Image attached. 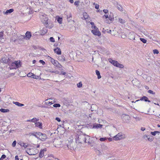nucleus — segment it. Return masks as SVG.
Segmentation results:
<instances>
[{"label":"nucleus","mask_w":160,"mask_h":160,"mask_svg":"<svg viewBox=\"0 0 160 160\" xmlns=\"http://www.w3.org/2000/svg\"><path fill=\"white\" fill-rule=\"evenodd\" d=\"M87 137L89 138L88 135L86 134L80 133V134H77L76 136V143H86Z\"/></svg>","instance_id":"obj_1"},{"label":"nucleus","mask_w":160,"mask_h":160,"mask_svg":"<svg viewBox=\"0 0 160 160\" xmlns=\"http://www.w3.org/2000/svg\"><path fill=\"white\" fill-rule=\"evenodd\" d=\"M10 69H16L21 66V62L20 61H17L9 64Z\"/></svg>","instance_id":"obj_2"},{"label":"nucleus","mask_w":160,"mask_h":160,"mask_svg":"<svg viewBox=\"0 0 160 160\" xmlns=\"http://www.w3.org/2000/svg\"><path fill=\"white\" fill-rule=\"evenodd\" d=\"M111 63L114 66L120 68H122L124 66L123 65L119 63L118 61L112 60L111 59Z\"/></svg>","instance_id":"obj_3"},{"label":"nucleus","mask_w":160,"mask_h":160,"mask_svg":"<svg viewBox=\"0 0 160 160\" xmlns=\"http://www.w3.org/2000/svg\"><path fill=\"white\" fill-rule=\"evenodd\" d=\"M50 58H51V62L54 65V66L57 67V68H61L62 67V66L60 63H59L58 61L54 60V59L51 58V57H50Z\"/></svg>","instance_id":"obj_4"},{"label":"nucleus","mask_w":160,"mask_h":160,"mask_svg":"<svg viewBox=\"0 0 160 160\" xmlns=\"http://www.w3.org/2000/svg\"><path fill=\"white\" fill-rule=\"evenodd\" d=\"M124 135L122 133H119L113 137V139L116 141L124 138Z\"/></svg>","instance_id":"obj_5"},{"label":"nucleus","mask_w":160,"mask_h":160,"mask_svg":"<svg viewBox=\"0 0 160 160\" xmlns=\"http://www.w3.org/2000/svg\"><path fill=\"white\" fill-rule=\"evenodd\" d=\"M130 118L129 116L126 114L122 115V120L124 122L129 123Z\"/></svg>","instance_id":"obj_6"},{"label":"nucleus","mask_w":160,"mask_h":160,"mask_svg":"<svg viewBox=\"0 0 160 160\" xmlns=\"http://www.w3.org/2000/svg\"><path fill=\"white\" fill-rule=\"evenodd\" d=\"M41 20L42 23H44L45 26L47 25L48 23V18L47 15H42L41 18Z\"/></svg>","instance_id":"obj_7"},{"label":"nucleus","mask_w":160,"mask_h":160,"mask_svg":"<svg viewBox=\"0 0 160 160\" xmlns=\"http://www.w3.org/2000/svg\"><path fill=\"white\" fill-rule=\"evenodd\" d=\"M42 132H33L30 133L31 135L34 136L38 139H39L41 135H42Z\"/></svg>","instance_id":"obj_8"},{"label":"nucleus","mask_w":160,"mask_h":160,"mask_svg":"<svg viewBox=\"0 0 160 160\" xmlns=\"http://www.w3.org/2000/svg\"><path fill=\"white\" fill-rule=\"evenodd\" d=\"M128 38L132 40L134 42H136V39H135V34L133 32H130L128 35Z\"/></svg>","instance_id":"obj_9"},{"label":"nucleus","mask_w":160,"mask_h":160,"mask_svg":"<svg viewBox=\"0 0 160 160\" xmlns=\"http://www.w3.org/2000/svg\"><path fill=\"white\" fill-rule=\"evenodd\" d=\"M92 32L94 35L98 36L101 35V33L98 30H92L91 31Z\"/></svg>","instance_id":"obj_10"},{"label":"nucleus","mask_w":160,"mask_h":160,"mask_svg":"<svg viewBox=\"0 0 160 160\" xmlns=\"http://www.w3.org/2000/svg\"><path fill=\"white\" fill-rule=\"evenodd\" d=\"M41 137L40 138L39 140L42 141H44L47 139V137L46 135L44 133H42V135H41Z\"/></svg>","instance_id":"obj_11"},{"label":"nucleus","mask_w":160,"mask_h":160,"mask_svg":"<svg viewBox=\"0 0 160 160\" xmlns=\"http://www.w3.org/2000/svg\"><path fill=\"white\" fill-rule=\"evenodd\" d=\"M54 52L56 53L57 54L60 55L61 53V49L58 47H57L54 49Z\"/></svg>","instance_id":"obj_12"},{"label":"nucleus","mask_w":160,"mask_h":160,"mask_svg":"<svg viewBox=\"0 0 160 160\" xmlns=\"http://www.w3.org/2000/svg\"><path fill=\"white\" fill-rule=\"evenodd\" d=\"M18 144L20 145L21 147H23L25 148H26L28 146V144L24 142H22L21 141H19L18 142Z\"/></svg>","instance_id":"obj_13"},{"label":"nucleus","mask_w":160,"mask_h":160,"mask_svg":"<svg viewBox=\"0 0 160 160\" xmlns=\"http://www.w3.org/2000/svg\"><path fill=\"white\" fill-rule=\"evenodd\" d=\"M102 125L100 124H97L96 123L93 124V128H101L102 127Z\"/></svg>","instance_id":"obj_14"},{"label":"nucleus","mask_w":160,"mask_h":160,"mask_svg":"<svg viewBox=\"0 0 160 160\" xmlns=\"http://www.w3.org/2000/svg\"><path fill=\"white\" fill-rule=\"evenodd\" d=\"M31 33L28 31H27L25 34V37L27 39H30L31 37Z\"/></svg>","instance_id":"obj_15"},{"label":"nucleus","mask_w":160,"mask_h":160,"mask_svg":"<svg viewBox=\"0 0 160 160\" xmlns=\"http://www.w3.org/2000/svg\"><path fill=\"white\" fill-rule=\"evenodd\" d=\"M97 108V105L95 104H92L91 106V109L92 111H96Z\"/></svg>","instance_id":"obj_16"},{"label":"nucleus","mask_w":160,"mask_h":160,"mask_svg":"<svg viewBox=\"0 0 160 160\" xmlns=\"http://www.w3.org/2000/svg\"><path fill=\"white\" fill-rule=\"evenodd\" d=\"M115 7L117 8L118 10L121 12H123L124 11V9L122 6L118 4Z\"/></svg>","instance_id":"obj_17"},{"label":"nucleus","mask_w":160,"mask_h":160,"mask_svg":"<svg viewBox=\"0 0 160 160\" xmlns=\"http://www.w3.org/2000/svg\"><path fill=\"white\" fill-rule=\"evenodd\" d=\"M93 124L92 123L88 124L85 125V127L88 129L93 128Z\"/></svg>","instance_id":"obj_18"},{"label":"nucleus","mask_w":160,"mask_h":160,"mask_svg":"<svg viewBox=\"0 0 160 160\" xmlns=\"http://www.w3.org/2000/svg\"><path fill=\"white\" fill-rule=\"evenodd\" d=\"M140 100L144 101L145 102H150L151 101L148 100V98L146 96H143L142 97Z\"/></svg>","instance_id":"obj_19"},{"label":"nucleus","mask_w":160,"mask_h":160,"mask_svg":"<svg viewBox=\"0 0 160 160\" xmlns=\"http://www.w3.org/2000/svg\"><path fill=\"white\" fill-rule=\"evenodd\" d=\"M46 149H44L42 150L39 154V156L40 158H42L44 155V151H46Z\"/></svg>","instance_id":"obj_20"},{"label":"nucleus","mask_w":160,"mask_h":160,"mask_svg":"<svg viewBox=\"0 0 160 160\" xmlns=\"http://www.w3.org/2000/svg\"><path fill=\"white\" fill-rule=\"evenodd\" d=\"M105 17V18L106 19L105 21V22L109 24V21L110 20V18L108 17V15H104L103 16V17Z\"/></svg>","instance_id":"obj_21"},{"label":"nucleus","mask_w":160,"mask_h":160,"mask_svg":"<svg viewBox=\"0 0 160 160\" xmlns=\"http://www.w3.org/2000/svg\"><path fill=\"white\" fill-rule=\"evenodd\" d=\"M14 11V10L12 8L10 9L9 10H7L6 12H4V13L5 14H10L12 12Z\"/></svg>","instance_id":"obj_22"},{"label":"nucleus","mask_w":160,"mask_h":160,"mask_svg":"<svg viewBox=\"0 0 160 160\" xmlns=\"http://www.w3.org/2000/svg\"><path fill=\"white\" fill-rule=\"evenodd\" d=\"M35 125L36 127L40 128H42V123L40 122H36L35 123Z\"/></svg>","instance_id":"obj_23"},{"label":"nucleus","mask_w":160,"mask_h":160,"mask_svg":"<svg viewBox=\"0 0 160 160\" xmlns=\"http://www.w3.org/2000/svg\"><path fill=\"white\" fill-rule=\"evenodd\" d=\"M25 38V36L23 35H21L19 37L18 39H17L15 40H14L13 41V42H19V40L21 39L22 40L23 39H24Z\"/></svg>","instance_id":"obj_24"},{"label":"nucleus","mask_w":160,"mask_h":160,"mask_svg":"<svg viewBox=\"0 0 160 160\" xmlns=\"http://www.w3.org/2000/svg\"><path fill=\"white\" fill-rule=\"evenodd\" d=\"M48 22V25L45 26L46 27L49 28H51L53 27V24L50 22L49 21Z\"/></svg>","instance_id":"obj_25"},{"label":"nucleus","mask_w":160,"mask_h":160,"mask_svg":"<svg viewBox=\"0 0 160 160\" xmlns=\"http://www.w3.org/2000/svg\"><path fill=\"white\" fill-rule=\"evenodd\" d=\"M118 22L122 24H124L126 22V21L125 20L121 18H118Z\"/></svg>","instance_id":"obj_26"},{"label":"nucleus","mask_w":160,"mask_h":160,"mask_svg":"<svg viewBox=\"0 0 160 160\" xmlns=\"http://www.w3.org/2000/svg\"><path fill=\"white\" fill-rule=\"evenodd\" d=\"M47 71H48V72H49L55 73H56V74H58L59 73V72L58 71V70L53 71L51 69H48V70H47Z\"/></svg>","instance_id":"obj_27"},{"label":"nucleus","mask_w":160,"mask_h":160,"mask_svg":"<svg viewBox=\"0 0 160 160\" xmlns=\"http://www.w3.org/2000/svg\"><path fill=\"white\" fill-rule=\"evenodd\" d=\"M95 72H96V74L97 75V76H98V79H100V78H101V76L100 75V72L98 70H96Z\"/></svg>","instance_id":"obj_28"},{"label":"nucleus","mask_w":160,"mask_h":160,"mask_svg":"<svg viewBox=\"0 0 160 160\" xmlns=\"http://www.w3.org/2000/svg\"><path fill=\"white\" fill-rule=\"evenodd\" d=\"M33 151V149H29V150H27V152L28 153V154L30 155H34L35 154V153H33L31 151Z\"/></svg>","instance_id":"obj_29"},{"label":"nucleus","mask_w":160,"mask_h":160,"mask_svg":"<svg viewBox=\"0 0 160 160\" xmlns=\"http://www.w3.org/2000/svg\"><path fill=\"white\" fill-rule=\"evenodd\" d=\"M48 30L45 28H43L41 30V33L42 35H44L47 32Z\"/></svg>","instance_id":"obj_30"},{"label":"nucleus","mask_w":160,"mask_h":160,"mask_svg":"<svg viewBox=\"0 0 160 160\" xmlns=\"http://www.w3.org/2000/svg\"><path fill=\"white\" fill-rule=\"evenodd\" d=\"M45 103L47 105H50L52 104L53 103L49 100L47 99L45 101Z\"/></svg>","instance_id":"obj_31"},{"label":"nucleus","mask_w":160,"mask_h":160,"mask_svg":"<svg viewBox=\"0 0 160 160\" xmlns=\"http://www.w3.org/2000/svg\"><path fill=\"white\" fill-rule=\"evenodd\" d=\"M0 111L2 112H9V110L8 109L1 108L0 109Z\"/></svg>","instance_id":"obj_32"},{"label":"nucleus","mask_w":160,"mask_h":160,"mask_svg":"<svg viewBox=\"0 0 160 160\" xmlns=\"http://www.w3.org/2000/svg\"><path fill=\"white\" fill-rule=\"evenodd\" d=\"M57 21L60 24H61L62 22V18L58 16L57 19Z\"/></svg>","instance_id":"obj_33"},{"label":"nucleus","mask_w":160,"mask_h":160,"mask_svg":"<svg viewBox=\"0 0 160 160\" xmlns=\"http://www.w3.org/2000/svg\"><path fill=\"white\" fill-rule=\"evenodd\" d=\"M160 132L158 131H155L154 132H151V134L153 136H155L156 134L159 133Z\"/></svg>","instance_id":"obj_34"},{"label":"nucleus","mask_w":160,"mask_h":160,"mask_svg":"<svg viewBox=\"0 0 160 160\" xmlns=\"http://www.w3.org/2000/svg\"><path fill=\"white\" fill-rule=\"evenodd\" d=\"M83 18H84L85 20L88 18V16L87 15V14L86 12H84L83 13Z\"/></svg>","instance_id":"obj_35"},{"label":"nucleus","mask_w":160,"mask_h":160,"mask_svg":"<svg viewBox=\"0 0 160 160\" xmlns=\"http://www.w3.org/2000/svg\"><path fill=\"white\" fill-rule=\"evenodd\" d=\"M67 19H68V21L69 22H70L71 20V19H70V18H72V15L71 13H70L69 15H67Z\"/></svg>","instance_id":"obj_36"},{"label":"nucleus","mask_w":160,"mask_h":160,"mask_svg":"<svg viewBox=\"0 0 160 160\" xmlns=\"http://www.w3.org/2000/svg\"><path fill=\"white\" fill-rule=\"evenodd\" d=\"M111 1L112 3L115 6H116V5L118 4L117 1H115V0H112Z\"/></svg>","instance_id":"obj_37"},{"label":"nucleus","mask_w":160,"mask_h":160,"mask_svg":"<svg viewBox=\"0 0 160 160\" xmlns=\"http://www.w3.org/2000/svg\"><path fill=\"white\" fill-rule=\"evenodd\" d=\"M39 120L38 119H37L36 118H33L31 120V121L32 122H37Z\"/></svg>","instance_id":"obj_38"},{"label":"nucleus","mask_w":160,"mask_h":160,"mask_svg":"<svg viewBox=\"0 0 160 160\" xmlns=\"http://www.w3.org/2000/svg\"><path fill=\"white\" fill-rule=\"evenodd\" d=\"M60 60L62 61H65V58L63 56H62L59 58Z\"/></svg>","instance_id":"obj_39"},{"label":"nucleus","mask_w":160,"mask_h":160,"mask_svg":"<svg viewBox=\"0 0 160 160\" xmlns=\"http://www.w3.org/2000/svg\"><path fill=\"white\" fill-rule=\"evenodd\" d=\"M139 39L141 41L144 43H146L147 42V40L144 38H139Z\"/></svg>","instance_id":"obj_40"},{"label":"nucleus","mask_w":160,"mask_h":160,"mask_svg":"<svg viewBox=\"0 0 160 160\" xmlns=\"http://www.w3.org/2000/svg\"><path fill=\"white\" fill-rule=\"evenodd\" d=\"M77 87L78 88H80L82 86V83L81 82H80L79 83L77 84Z\"/></svg>","instance_id":"obj_41"},{"label":"nucleus","mask_w":160,"mask_h":160,"mask_svg":"<svg viewBox=\"0 0 160 160\" xmlns=\"http://www.w3.org/2000/svg\"><path fill=\"white\" fill-rule=\"evenodd\" d=\"M60 105L59 103H55L53 105V107L55 108H59L60 107Z\"/></svg>","instance_id":"obj_42"},{"label":"nucleus","mask_w":160,"mask_h":160,"mask_svg":"<svg viewBox=\"0 0 160 160\" xmlns=\"http://www.w3.org/2000/svg\"><path fill=\"white\" fill-rule=\"evenodd\" d=\"M13 103L18 106L20 107V103L18 102H13Z\"/></svg>","instance_id":"obj_43"},{"label":"nucleus","mask_w":160,"mask_h":160,"mask_svg":"<svg viewBox=\"0 0 160 160\" xmlns=\"http://www.w3.org/2000/svg\"><path fill=\"white\" fill-rule=\"evenodd\" d=\"M32 78H33L36 79H38L39 78L38 76L36 75L35 74H34L33 73V74H32Z\"/></svg>","instance_id":"obj_44"},{"label":"nucleus","mask_w":160,"mask_h":160,"mask_svg":"<svg viewBox=\"0 0 160 160\" xmlns=\"http://www.w3.org/2000/svg\"><path fill=\"white\" fill-rule=\"evenodd\" d=\"M2 62H4V63H8V59H4V60H3V58L2 59Z\"/></svg>","instance_id":"obj_45"},{"label":"nucleus","mask_w":160,"mask_h":160,"mask_svg":"<svg viewBox=\"0 0 160 160\" xmlns=\"http://www.w3.org/2000/svg\"><path fill=\"white\" fill-rule=\"evenodd\" d=\"M147 139L149 141H152L153 140V138L152 137L148 136V138Z\"/></svg>","instance_id":"obj_46"},{"label":"nucleus","mask_w":160,"mask_h":160,"mask_svg":"<svg viewBox=\"0 0 160 160\" xmlns=\"http://www.w3.org/2000/svg\"><path fill=\"white\" fill-rule=\"evenodd\" d=\"M6 156L5 154H2L0 158V160H3L5 158Z\"/></svg>","instance_id":"obj_47"},{"label":"nucleus","mask_w":160,"mask_h":160,"mask_svg":"<svg viewBox=\"0 0 160 160\" xmlns=\"http://www.w3.org/2000/svg\"><path fill=\"white\" fill-rule=\"evenodd\" d=\"M153 53L154 54H157L159 53V52H158V50H157V49L153 50Z\"/></svg>","instance_id":"obj_48"},{"label":"nucleus","mask_w":160,"mask_h":160,"mask_svg":"<svg viewBox=\"0 0 160 160\" xmlns=\"http://www.w3.org/2000/svg\"><path fill=\"white\" fill-rule=\"evenodd\" d=\"M148 93H149L150 94H155V92H153V91H152V90H149L148 91Z\"/></svg>","instance_id":"obj_49"},{"label":"nucleus","mask_w":160,"mask_h":160,"mask_svg":"<svg viewBox=\"0 0 160 160\" xmlns=\"http://www.w3.org/2000/svg\"><path fill=\"white\" fill-rule=\"evenodd\" d=\"M16 141L15 140L14 141L12 144V147H15L16 146Z\"/></svg>","instance_id":"obj_50"},{"label":"nucleus","mask_w":160,"mask_h":160,"mask_svg":"<svg viewBox=\"0 0 160 160\" xmlns=\"http://www.w3.org/2000/svg\"><path fill=\"white\" fill-rule=\"evenodd\" d=\"M39 62H40L43 65H44L45 64V62L42 60H40L39 61Z\"/></svg>","instance_id":"obj_51"},{"label":"nucleus","mask_w":160,"mask_h":160,"mask_svg":"<svg viewBox=\"0 0 160 160\" xmlns=\"http://www.w3.org/2000/svg\"><path fill=\"white\" fill-rule=\"evenodd\" d=\"M50 41L51 42H55L54 39L52 37H51L50 38Z\"/></svg>","instance_id":"obj_52"},{"label":"nucleus","mask_w":160,"mask_h":160,"mask_svg":"<svg viewBox=\"0 0 160 160\" xmlns=\"http://www.w3.org/2000/svg\"><path fill=\"white\" fill-rule=\"evenodd\" d=\"M106 138H100V140L101 141H104L107 139Z\"/></svg>","instance_id":"obj_53"},{"label":"nucleus","mask_w":160,"mask_h":160,"mask_svg":"<svg viewBox=\"0 0 160 160\" xmlns=\"http://www.w3.org/2000/svg\"><path fill=\"white\" fill-rule=\"evenodd\" d=\"M32 74H33V73H29L27 74V76L28 77H31L32 78Z\"/></svg>","instance_id":"obj_54"},{"label":"nucleus","mask_w":160,"mask_h":160,"mask_svg":"<svg viewBox=\"0 0 160 160\" xmlns=\"http://www.w3.org/2000/svg\"><path fill=\"white\" fill-rule=\"evenodd\" d=\"M79 1H76L74 2V4L75 5L78 6L79 4Z\"/></svg>","instance_id":"obj_55"},{"label":"nucleus","mask_w":160,"mask_h":160,"mask_svg":"<svg viewBox=\"0 0 160 160\" xmlns=\"http://www.w3.org/2000/svg\"><path fill=\"white\" fill-rule=\"evenodd\" d=\"M102 149L104 150H106L108 148L106 146H105L104 145L102 146Z\"/></svg>","instance_id":"obj_56"},{"label":"nucleus","mask_w":160,"mask_h":160,"mask_svg":"<svg viewBox=\"0 0 160 160\" xmlns=\"http://www.w3.org/2000/svg\"><path fill=\"white\" fill-rule=\"evenodd\" d=\"M93 4L94 5V4L95 5V8L97 9H98L99 8V5L98 4H95V3H94Z\"/></svg>","instance_id":"obj_57"},{"label":"nucleus","mask_w":160,"mask_h":160,"mask_svg":"<svg viewBox=\"0 0 160 160\" xmlns=\"http://www.w3.org/2000/svg\"><path fill=\"white\" fill-rule=\"evenodd\" d=\"M55 120L58 122H60L61 121V119H60V118H59L58 117H56L55 118Z\"/></svg>","instance_id":"obj_58"},{"label":"nucleus","mask_w":160,"mask_h":160,"mask_svg":"<svg viewBox=\"0 0 160 160\" xmlns=\"http://www.w3.org/2000/svg\"><path fill=\"white\" fill-rule=\"evenodd\" d=\"M103 12L105 13H107L108 12V10H107V9H104L103 10Z\"/></svg>","instance_id":"obj_59"},{"label":"nucleus","mask_w":160,"mask_h":160,"mask_svg":"<svg viewBox=\"0 0 160 160\" xmlns=\"http://www.w3.org/2000/svg\"><path fill=\"white\" fill-rule=\"evenodd\" d=\"M148 136L147 135H145L143 136V138L144 139H147L148 138Z\"/></svg>","instance_id":"obj_60"},{"label":"nucleus","mask_w":160,"mask_h":160,"mask_svg":"<svg viewBox=\"0 0 160 160\" xmlns=\"http://www.w3.org/2000/svg\"><path fill=\"white\" fill-rule=\"evenodd\" d=\"M148 136L147 135H145L143 136V138L144 139H147L148 138Z\"/></svg>","instance_id":"obj_61"},{"label":"nucleus","mask_w":160,"mask_h":160,"mask_svg":"<svg viewBox=\"0 0 160 160\" xmlns=\"http://www.w3.org/2000/svg\"><path fill=\"white\" fill-rule=\"evenodd\" d=\"M15 160H19V159L18 158V155L15 156Z\"/></svg>","instance_id":"obj_62"},{"label":"nucleus","mask_w":160,"mask_h":160,"mask_svg":"<svg viewBox=\"0 0 160 160\" xmlns=\"http://www.w3.org/2000/svg\"><path fill=\"white\" fill-rule=\"evenodd\" d=\"M126 37V36L125 35H122L121 36V37L123 38H125Z\"/></svg>","instance_id":"obj_63"},{"label":"nucleus","mask_w":160,"mask_h":160,"mask_svg":"<svg viewBox=\"0 0 160 160\" xmlns=\"http://www.w3.org/2000/svg\"><path fill=\"white\" fill-rule=\"evenodd\" d=\"M141 130L143 131L145 130V128L144 127H142L141 128Z\"/></svg>","instance_id":"obj_64"}]
</instances>
